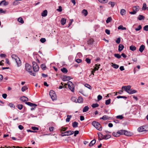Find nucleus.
I'll return each mask as SVG.
<instances>
[{"label": "nucleus", "mask_w": 148, "mask_h": 148, "mask_svg": "<svg viewBox=\"0 0 148 148\" xmlns=\"http://www.w3.org/2000/svg\"><path fill=\"white\" fill-rule=\"evenodd\" d=\"M32 64L33 71L31 70L32 67L28 64V73L30 75L35 76L36 75V72H37L39 70V67L35 62H33Z\"/></svg>", "instance_id": "nucleus-1"}, {"label": "nucleus", "mask_w": 148, "mask_h": 148, "mask_svg": "<svg viewBox=\"0 0 148 148\" xmlns=\"http://www.w3.org/2000/svg\"><path fill=\"white\" fill-rule=\"evenodd\" d=\"M11 57L12 59H14L15 61L18 66H21V61L18 56L15 54H12L11 56Z\"/></svg>", "instance_id": "nucleus-2"}, {"label": "nucleus", "mask_w": 148, "mask_h": 148, "mask_svg": "<svg viewBox=\"0 0 148 148\" xmlns=\"http://www.w3.org/2000/svg\"><path fill=\"white\" fill-rule=\"evenodd\" d=\"M63 132L61 134V136H68L73 134L74 133V132L73 131L70 130L65 132L66 130H62Z\"/></svg>", "instance_id": "nucleus-3"}, {"label": "nucleus", "mask_w": 148, "mask_h": 148, "mask_svg": "<svg viewBox=\"0 0 148 148\" xmlns=\"http://www.w3.org/2000/svg\"><path fill=\"white\" fill-rule=\"evenodd\" d=\"M49 94L53 101L57 99L56 94L53 90H51L49 92Z\"/></svg>", "instance_id": "nucleus-4"}, {"label": "nucleus", "mask_w": 148, "mask_h": 148, "mask_svg": "<svg viewBox=\"0 0 148 148\" xmlns=\"http://www.w3.org/2000/svg\"><path fill=\"white\" fill-rule=\"evenodd\" d=\"M68 86L69 89L72 92H74V86L73 83L70 81L67 82Z\"/></svg>", "instance_id": "nucleus-5"}, {"label": "nucleus", "mask_w": 148, "mask_h": 148, "mask_svg": "<svg viewBox=\"0 0 148 148\" xmlns=\"http://www.w3.org/2000/svg\"><path fill=\"white\" fill-rule=\"evenodd\" d=\"M92 125L97 130H100L101 128V124L98 122L94 121L92 123Z\"/></svg>", "instance_id": "nucleus-6"}, {"label": "nucleus", "mask_w": 148, "mask_h": 148, "mask_svg": "<svg viewBox=\"0 0 148 148\" xmlns=\"http://www.w3.org/2000/svg\"><path fill=\"white\" fill-rule=\"evenodd\" d=\"M109 132L107 131H105L103 132V134H105V135H104L103 137L102 138V139L107 140L110 138L111 137V136L108 134Z\"/></svg>", "instance_id": "nucleus-7"}, {"label": "nucleus", "mask_w": 148, "mask_h": 148, "mask_svg": "<svg viewBox=\"0 0 148 148\" xmlns=\"http://www.w3.org/2000/svg\"><path fill=\"white\" fill-rule=\"evenodd\" d=\"M122 134H124L127 136H131L133 134L132 132H130L129 130H125V131H122Z\"/></svg>", "instance_id": "nucleus-8"}, {"label": "nucleus", "mask_w": 148, "mask_h": 148, "mask_svg": "<svg viewBox=\"0 0 148 148\" xmlns=\"http://www.w3.org/2000/svg\"><path fill=\"white\" fill-rule=\"evenodd\" d=\"M122 131H125V130H118L117 132H113L112 133V135L115 137H119L120 135H122Z\"/></svg>", "instance_id": "nucleus-9"}, {"label": "nucleus", "mask_w": 148, "mask_h": 148, "mask_svg": "<svg viewBox=\"0 0 148 148\" xmlns=\"http://www.w3.org/2000/svg\"><path fill=\"white\" fill-rule=\"evenodd\" d=\"M131 88V86H123L122 87V90L124 88L125 90L128 93H129Z\"/></svg>", "instance_id": "nucleus-10"}, {"label": "nucleus", "mask_w": 148, "mask_h": 148, "mask_svg": "<svg viewBox=\"0 0 148 148\" xmlns=\"http://www.w3.org/2000/svg\"><path fill=\"white\" fill-rule=\"evenodd\" d=\"M20 100L23 102H25V103L28 105V102L27 101L28 100V98L25 96H23L20 98Z\"/></svg>", "instance_id": "nucleus-11"}, {"label": "nucleus", "mask_w": 148, "mask_h": 148, "mask_svg": "<svg viewBox=\"0 0 148 148\" xmlns=\"http://www.w3.org/2000/svg\"><path fill=\"white\" fill-rule=\"evenodd\" d=\"M94 42L93 39L90 38L89 39L87 42V44L89 45H92Z\"/></svg>", "instance_id": "nucleus-12"}, {"label": "nucleus", "mask_w": 148, "mask_h": 148, "mask_svg": "<svg viewBox=\"0 0 148 148\" xmlns=\"http://www.w3.org/2000/svg\"><path fill=\"white\" fill-rule=\"evenodd\" d=\"M145 48V45H141L139 48V51L141 53H142L144 50Z\"/></svg>", "instance_id": "nucleus-13"}, {"label": "nucleus", "mask_w": 148, "mask_h": 148, "mask_svg": "<svg viewBox=\"0 0 148 148\" xmlns=\"http://www.w3.org/2000/svg\"><path fill=\"white\" fill-rule=\"evenodd\" d=\"M139 7L138 6H135L133 7L132 10L136 12L139 11Z\"/></svg>", "instance_id": "nucleus-14"}, {"label": "nucleus", "mask_w": 148, "mask_h": 148, "mask_svg": "<svg viewBox=\"0 0 148 148\" xmlns=\"http://www.w3.org/2000/svg\"><path fill=\"white\" fill-rule=\"evenodd\" d=\"M8 3L5 0H3L0 3V5L3 4L4 6H6L8 5Z\"/></svg>", "instance_id": "nucleus-15"}, {"label": "nucleus", "mask_w": 148, "mask_h": 148, "mask_svg": "<svg viewBox=\"0 0 148 148\" xmlns=\"http://www.w3.org/2000/svg\"><path fill=\"white\" fill-rule=\"evenodd\" d=\"M118 51L119 52L121 51L124 48V46L122 44H120L119 46Z\"/></svg>", "instance_id": "nucleus-16"}, {"label": "nucleus", "mask_w": 148, "mask_h": 148, "mask_svg": "<svg viewBox=\"0 0 148 148\" xmlns=\"http://www.w3.org/2000/svg\"><path fill=\"white\" fill-rule=\"evenodd\" d=\"M83 99L81 97H79L77 99V102L78 103H82L83 102Z\"/></svg>", "instance_id": "nucleus-17"}, {"label": "nucleus", "mask_w": 148, "mask_h": 148, "mask_svg": "<svg viewBox=\"0 0 148 148\" xmlns=\"http://www.w3.org/2000/svg\"><path fill=\"white\" fill-rule=\"evenodd\" d=\"M47 14V10H45L42 13L41 15L42 16H46Z\"/></svg>", "instance_id": "nucleus-18"}, {"label": "nucleus", "mask_w": 148, "mask_h": 148, "mask_svg": "<svg viewBox=\"0 0 148 148\" xmlns=\"http://www.w3.org/2000/svg\"><path fill=\"white\" fill-rule=\"evenodd\" d=\"M66 19L64 18H62L61 20V23L62 25H64L65 23Z\"/></svg>", "instance_id": "nucleus-19"}, {"label": "nucleus", "mask_w": 148, "mask_h": 148, "mask_svg": "<svg viewBox=\"0 0 148 148\" xmlns=\"http://www.w3.org/2000/svg\"><path fill=\"white\" fill-rule=\"evenodd\" d=\"M148 130H137V132L141 133L140 134H143L145 133Z\"/></svg>", "instance_id": "nucleus-20"}, {"label": "nucleus", "mask_w": 148, "mask_h": 148, "mask_svg": "<svg viewBox=\"0 0 148 148\" xmlns=\"http://www.w3.org/2000/svg\"><path fill=\"white\" fill-rule=\"evenodd\" d=\"M61 70L62 72L64 73H66L68 71L67 69L64 67H63L61 69Z\"/></svg>", "instance_id": "nucleus-21"}, {"label": "nucleus", "mask_w": 148, "mask_h": 148, "mask_svg": "<svg viewBox=\"0 0 148 148\" xmlns=\"http://www.w3.org/2000/svg\"><path fill=\"white\" fill-rule=\"evenodd\" d=\"M130 49L133 51H135L136 49V47L133 45H131L130 47Z\"/></svg>", "instance_id": "nucleus-22"}, {"label": "nucleus", "mask_w": 148, "mask_h": 148, "mask_svg": "<svg viewBox=\"0 0 148 148\" xmlns=\"http://www.w3.org/2000/svg\"><path fill=\"white\" fill-rule=\"evenodd\" d=\"M96 143V140H93L91 141L90 144H89V146L90 147L92 146L94 144Z\"/></svg>", "instance_id": "nucleus-23"}, {"label": "nucleus", "mask_w": 148, "mask_h": 148, "mask_svg": "<svg viewBox=\"0 0 148 148\" xmlns=\"http://www.w3.org/2000/svg\"><path fill=\"white\" fill-rule=\"evenodd\" d=\"M82 13L85 16H86L88 14V12L87 10L85 9H84L82 11Z\"/></svg>", "instance_id": "nucleus-24"}, {"label": "nucleus", "mask_w": 148, "mask_h": 148, "mask_svg": "<svg viewBox=\"0 0 148 148\" xmlns=\"http://www.w3.org/2000/svg\"><path fill=\"white\" fill-rule=\"evenodd\" d=\"M108 118H109L107 116L104 115V116H103L102 117H101L100 118V119L101 120L103 119L104 120H107L108 119Z\"/></svg>", "instance_id": "nucleus-25"}, {"label": "nucleus", "mask_w": 148, "mask_h": 148, "mask_svg": "<svg viewBox=\"0 0 148 148\" xmlns=\"http://www.w3.org/2000/svg\"><path fill=\"white\" fill-rule=\"evenodd\" d=\"M89 108L88 106H85L83 109V112H87L89 110Z\"/></svg>", "instance_id": "nucleus-26"}, {"label": "nucleus", "mask_w": 148, "mask_h": 148, "mask_svg": "<svg viewBox=\"0 0 148 148\" xmlns=\"http://www.w3.org/2000/svg\"><path fill=\"white\" fill-rule=\"evenodd\" d=\"M18 21L21 24H23L24 23L22 18L21 17H20L18 19Z\"/></svg>", "instance_id": "nucleus-27"}, {"label": "nucleus", "mask_w": 148, "mask_h": 148, "mask_svg": "<svg viewBox=\"0 0 148 148\" xmlns=\"http://www.w3.org/2000/svg\"><path fill=\"white\" fill-rule=\"evenodd\" d=\"M145 18V17L142 15H139L138 17V19L139 20H144Z\"/></svg>", "instance_id": "nucleus-28"}, {"label": "nucleus", "mask_w": 148, "mask_h": 148, "mask_svg": "<svg viewBox=\"0 0 148 148\" xmlns=\"http://www.w3.org/2000/svg\"><path fill=\"white\" fill-rule=\"evenodd\" d=\"M137 92V91L136 90H132L131 89L128 93L130 94H131L136 93Z\"/></svg>", "instance_id": "nucleus-29"}, {"label": "nucleus", "mask_w": 148, "mask_h": 148, "mask_svg": "<svg viewBox=\"0 0 148 148\" xmlns=\"http://www.w3.org/2000/svg\"><path fill=\"white\" fill-rule=\"evenodd\" d=\"M120 13L122 15H123L125 14L126 11L125 9H122L120 11Z\"/></svg>", "instance_id": "nucleus-30"}, {"label": "nucleus", "mask_w": 148, "mask_h": 148, "mask_svg": "<svg viewBox=\"0 0 148 148\" xmlns=\"http://www.w3.org/2000/svg\"><path fill=\"white\" fill-rule=\"evenodd\" d=\"M100 65L99 64L98 65L97 64H96L95 65V67L94 69L95 70V71H97L98 70L99 68V66H100Z\"/></svg>", "instance_id": "nucleus-31"}, {"label": "nucleus", "mask_w": 148, "mask_h": 148, "mask_svg": "<svg viewBox=\"0 0 148 148\" xmlns=\"http://www.w3.org/2000/svg\"><path fill=\"white\" fill-rule=\"evenodd\" d=\"M28 106H30L31 107H36L37 106V105L31 103L30 102H28Z\"/></svg>", "instance_id": "nucleus-32"}, {"label": "nucleus", "mask_w": 148, "mask_h": 148, "mask_svg": "<svg viewBox=\"0 0 148 148\" xmlns=\"http://www.w3.org/2000/svg\"><path fill=\"white\" fill-rule=\"evenodd\" d=\"M78 123L75 121H74L72 123V126L73 127H76L77 126Z\"/></svg>", "instance_id": "nucleus-33"}, {"label": "nucleus", "mask_w": 148, "mask_h": 148, "mask_svg": "<svg viewBox=\"0 0 148 148\" xmlns=\"http://www.w3.org/2000/svg\"><path fill=\"white\" fill-rule=\"evenodd\" d=\"M71 115H67V118L66 119V122H69L70 121V119L71 117Z\"/></svg>", "instance_id": "nucleus-34"}, {"label": "nucleus", "mask_w": 148, "mask_h": 148, "mask_svg": "<svg viewBox=\"0 0 148 148\" xmlns=\"http://www.w3.org/2000/svg\"><path fill=\"white\" fill-rule=\"evenodd\" d=\"M119 29L125 30L126 28L125 27H123L122 25H120L118 27Z\"/></svg>", "instance_id": "nucleus-35"}, {"label": "nucleus", "mask_w": 148, "mask_h": 148, "mask_svg": "<svg viewBox=\"0 0 148 148\" xmlns=\"http://www.w3.org/2000/svg\"><path fill=\"white\" fill-rule=\"evenodd\" d=\"M0 148H16V147L14 146L10 147L8 146H5L4 147H1Z\"/></svg>", "instance_id": "nucleus-36"}, {"label": "nucleus", "mask_w": 148, "mask_h": 148, "mask_svg": "<svg viewBox=\"0 0 148 148\" xmlns=\"http://www.w3.org/2000/svg\"><path fill=\"white\" fill-rule=\"evenodd\" d=\"M71 99L72 101H73V102H74L75 103H77V99L75 97H71Z\"/></svg>", "instance_id": "nucleus-37"}, {"label": "nucleus", "mask_w": 148, "mask_h": 148, "mask_svg": "<svg viewBox=\"0 0 148 148\" xmlns=\"http://www.w3.org/2000/svg\"><path fill=\"white\" fill-rule=\"evenodd\" d=\"M147 9V5L145 3L143 4V6L142 8V10H145Z\"/></svg>", "instance_id": "nucleus-38"}, {"label": "nucleus", "mask_w": 148, "mask_h": 148, "mask_svg": "<svg viewBox=\"0 0 148 148\" xmlns=\"http://www.w3.org/2000/svg\"><path fill=\"white\" fill-rule=\"evenodd\" d=\"M92 107L94 108L98 107L99 106V105L97 103H93L92 105Z\"/></svg>", "instance_id": "nucleus-39"}, {"label": "nucleus", "mask_w": 148, "mask_h": 148, "mask_svg": "<svg viewBox=\"0 0 148 148\" xmlns=\"http://www.w3.org/2000/svg\"><path fill=\"white\" fill-rule=\"evenodd\" d=\"M16 107L18 108V109L21 110L23 108V105L22 104H18L16 106Z\"/></svg>", "instance_id": "nucleus-40"}, {"label": "nucleus", "mask_w": 148, "mask_h": 148, "mask_svg": "<svg viewBox=\"0 0 148 148\" xmlns=\"http://www.w3.org/2000/svg\"><path fill=\"white\" fill-rule=\"evenodd\" d=\"M112 66L115 69H117L119 67V66L116 64H114L112 63Z\"/></svg>", "instance_id": "nucleus-41"}, {"label": "nucleus", "mask_w": 148, "mask_h": 148, "mask_svg": "<svg viewBox=\"0 0 148 148\" xmlns=\"http://www.w3.org/2000/svg\"><path fill=\"white\" fill-rule=\"evenodd\" d=\"M62 80L64 81L68 80V76L64 75L62 78Z\"/></svg>", "instance_id": "nucleus-42"}, {"label": "nucleus", "mask_w": 148, "mask_h": 148, "mask_svg": "<svg viewBox=\"0 0 148 148\" xmlns=\"http://www.w3.org/2000/svg\"><path fill=\"white\" fill-rule=\"evenodd\" d=\"M98 1L100 3H107L108 1V0H98Z\"/></svg>", "instance_id": "nucleus-43"}, {"label": "nucleus", "mask_w": 148, "mask_h": 148, "mask_svg": "<svg viewBox=\"0 0 148 148\" xmlns=\"http://www.w3.org/2000/svg\"><path fill=\"white\" fill-rule=\"evenodd\" d=\"M112 20V18L111 17H109L107 19L106 21V23H108L109 22H111V21Z\"/></svg>", "instance_id": "nucleus-44"}, {"label": "nucleus", "mask_w": 148, "mask_h": 148, "mask_svg": "<svg viewBox=\"0 0 148 148\" xmlns=\"http://www.w3.org/2000/svg\"><path fill=\"white\" fill-rule=\"evenodd\" d=\"M111 99H109L106 101L105 104L106 105H108L110 104V103Z\"/></svg>", "instance_id": "nucleus-45"}, {"label": "nucleus", "mask_w": 148, "mask_h": 148, "mask_svg": "<svg viewBox=\"0 0 148 148\" xmlns=\"http://www.w3.org/2000/svg\"><path fill=\"white\" fill-rule=\"evenodd\" d=\"M109 4H110L112 7L113 8L115 4V3L114 2L110 1L108 3Z\"/></svg>", "instance_id": "nucleus-46"}, {"label": "nucleus", "mask_w": 148, "mask_h": 148, "mask_svg": "<svg viewBox=\"0 0 148 148\" xmlns=\"http://www.w3.org/2000/svg\"><path fill=\"white\" fill-rule=\"evenodd\" d=\"M114 56L118 59H119L121 58V56L119 54H114Z\"/></svg>", "instance_id": "nucleus-47"}, {"label": "nucleus", "mask_w": 148, "mask_h": 148, "mask_svg": "<svg viewBox=\"0 0 148 148\" xmlns=\"http://www.w3.org/2000/svg\"><path fill=\"white\" fill-rule=\"evenodd\" d=\"M117 98L120 99V98H124L125 99H126L127 98V97L125 96H121L120 95L116 97Z\"/></svg>", "instance_id": "nucleus-48"}, {"label": "nucleus", "mask_w": 148, "mask_h": 148, "mask_svg": "<svg viewBox=\"0 0 148 148\" xmlns=\"http://www.w3.org/2000/svg\"><path fill=\"white\" fill-rule=\"evenodd\" d=\"M8 106L11 108H15V106L12 103H10L8 104Z\"/></svg>", "instance_id": "nucleus-49"}, {"label": "nucleus", "mask_w": 148, "mask_h": 148, "mask_svg": "<svg viewBox=\"0 0 148 148\" xmlns=\"http://www.w3.org/2000/svg\"><path fill=\"white\" fill-rule=\"evenodd\" d=\"M41 67L43 70H45L46 69V66L45 65L42 64L41 65Z\"/></svg>", "instance_id": "nucleus-50"}, {"label": "nucleus", "mask_w": 148, "mask_h": 148, "mask_svg": "<svg viewBox=\"0 0 148 148\" xmlns=\"http://www.w3.org/2000/svg\"><path fill=\"white\" fill-rule=\"evenodd\" d=\"M86 61L87 62L88 64H90L91 62V60L89 58H86L85 59Z\"/></svg>", "instance_id": "nucleus-51"}, {"label": "nucleus", "mask_w": 148, "mask_h": 148, "mask_svg": "<svg viewBox=\"0 0 148 148\" xmlns=\"http://www.w3.org/2000/svg\"><path fill=\"white\" fill-rule=\"evenodd\" d=\"M124 117L122 115H118L116 116V118L117 119H122Z\"/></svg>", "instance_id": "nucleus-52"}, {"label": "nucleus", "mask_w": 148, "mask_h": 148, "mask_svg": "<svg viewBox=\"0 0 148 148\" xmlns=\"http://www.w3.org/2000/svg\"><path fill=\"white\" fill-rule=\"evenodd\" d=\"M143 30H144L148 31V25L145 26L143 27Z\"/></svg>", "instance_id": "nucleus-53"}, {"label": "nucleus", "mask_w": 148, "mask_h": 148, "mask_svg": "<svg viewBox=\"0 0 148 148\" xmlns=\"http://www.w3.org/2000/svg\"><path fill=\"white\" fill-rule=\"evenodd\" d=\"M46 40L45 38H42L40 39V41L42 43L45 42L46 41Z\"/></svg>", "instance_id": "nucleus-54"}, {"label": "nucleus", "mask_w": 148, "mask_h": 148, "mask_svg": "<svg viewBox=\"0 0 148 148\" xmlns=\"http://www.w3.org/2000/svg\"><path fill=\"white\" fill-rule=\"evenodd\" d=\"M142 28L141 26L140 25H139L137 28L135 29V30L136 31H138L140 30Z\"/></svg>", "instance_id": "nucleus-55"}, {"label": "nucleus", "mask_w": 148, "mask_h": 148, "mask_svg": "<svg viewBox=\"0 0 148 148\" xmlns=\"http://www.w3.org/2000/svg\"><path fill=\"white\" fill-rule=\"evenodd\" d=\"M85 86V87H86L88 89H91V87L88 84H86Z\"/></svg>", "instance_id": "nucleus-56"}, {"label": "nucleus", "mask_w": 148, "mask_h": 148, "mask_svg": "<svg viewBox=\"0 0 148 148\" xmlns=\"http://www.w3.org/2000/svg\"><path fill=\"white\" fill-rule=\"evenodd\" d=\"M121 41V39L120 38H118L116 40V42L117 44H119Z\"/></svg>", "instance_id": "nucleus-57"}, {"label": "nucleus", "mask_w": 148, "mask_h": 148, "mask_svg": "<svg viewBox=\"0 0 148 148\" xmlns=\"http://www.w3.org/2000/svg\"><path fill=\"white\" fill-rule=\"evenodd\" d=\"M98 134L99 137H101L103 138V136H104L103 134H102L100 132L98 133Z\"/></svg>", "instance_id": "nucleus-58"}, {"label": "nucleus", "mask_w": 148, "mask_h": 148, "mask_svg": "<svg viewBox=\"0 0 148 148\" xmlns=\"http://www.w3.org/2000/svg\"><path fill=\"white\" fill-rule=\"evenodd\" d=\"M105 32L108 35H109L110 34V30L108 29H106L105 31Z\"/></svg>", "instance_id": "nucleus-59"}, {"label": "nucleus", "mask_w": 148, "mask_h": 148, "mask_svg": "<svg viewBox=\"0 0 148 148\" xmlns=\"http://www.w3.org/2000/svg\"><path fill=\"white\" fill-rule=\"evenodd\" d=\"M102 97L100 95H99L97 96V99L98 100H100L102 99Z\"/></svg>", "instance_id": "nucleus-60"}, {"label": "nucleus", "mask_w": 148, "mask_h": 148, "mask_svg": "<svg viewBox=\"0 0 148 148\" xmlns=\"http://www.w3.org/2000/svg\"><path fill=\"white\" fill-rule=\"evenodd\" d=\"M143 126L144 130L148 129V125H143Z\"/></svg>", "instance_id": "nucleus-61"}, {"label": "nucleus", "mask_w": 148, "mask_h": 148, "mask_svg": "<svg viewBox=\"0 0 148 148\" xmlns=\"http://www.w3.org/2000/svg\"><path fill=\"white\" fill-rule=\"evenodd\" d=\"M59 8V9H58L57 10L59 12H61L62 10V7L61 6H60Z\"/></svg>", "instance_id": "nucleus-62"}, {"label": "nucleus", "mask_w": 148, "mask_h": 148, "mask_svg": "<svg viewBox=\"0 0 148 148\" xmlns=\"http://www.w3.org/2000/svg\"><path fill=\"white\" fill-rule=\"evenodd\" d=\"M79 132L78 131L76 130L74 132V136H76V135L79 134Z\"/></svg>", "instance_id": "nucleus-63"}, {"label": "nucleus", "mask_w": 148, "mask_h": 148, "mask_svg": "<svg viewBox=\"0 0 148 148\" xmlns=\"http://www.w3.org/2000/svg\"><path fill=\"white\" fill-rule=\"evenodd\" d=\"M27 89V88H26V87L24 86L22 87L21 89V90L23 92L26 89Z\"/></svg>", "instance_id": "nucleus-64"}]
</instances>
